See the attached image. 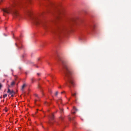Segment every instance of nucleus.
Listing matches in <instances>:
<instances>
[{
  "label": "nucleus",
  "mask_w": 131,
  "mask_h": 131,
  "mask_svg": "<svg viewBox=\"0 0 131 131\" xmlns=\"http://www.w3.org/2000/svg\"><path fill=\"white\" fill-rule=\"evenodd\" d=\"M13 0V4L12 7L3 9L4 12L3 15L5 16L6 13L8 14L11 13L13 15L14 18L19 20L21 18V16L17 11L16 9L20 4L22 0Z\"/></svg>",
  "instance_id": "f257e3e1"
},
{
  "label": "nucleus",
  "mask_w": 131,
  "mask_h": 131,
  "mask_svg": "<svg viewBox=\"0 0 131 131\" xmlns=\"http://www.w3.org/2000/svg\"><path fill=\"white\" fill-rule=\"evenodd\" d=\"M63 71L65 75L64 79L67 81L66 84L70 88V85H68V83L71 86H73L74 85V83L72 77V73L70 71L68 66L64 64L63 66Z\"/></svg>",
  "instance_id": "f03ea898"
},
{
  "label": "nucleus",
  "mask_w": 131,
  "mask_h": 131,
  "mask_svg": "<svg viewBox=\"0 0 131 131\" xmlns=\"http://www.w3.org/2000/svg\"><path fill=\"white\" fill-rule=\"evenodd\" d=\"M43 13H41L38 15L32 17V19L34 24L37 25H41L45 28L49 26L48 23L45 21L42 20L43 17Z\"/></svg>",
  "instance_id": "7ed1b4c3"
},
{
  "label": "nucleus",
  "mask_w": 131,
  "mask_h": 131,
  "mask_svg": "<svg viewBox=\"0 0 131 131\" xmlns=\"http://www.w3.org/2000/svg\"><path fill=\"white\" fill-rule=\"evenodd\" d=\"M64 27H58L54 31V33L58 35L63 34L66 29Z\"/></svg>",
  "instance_id": "20e7f679"
},
{
  "label": "nucleus",
  "mask_w": 131,
  "mask_h": 131,
  "mask_svg": "<svg viewBox=\"0 0 131 131\" xmlns=\"http://www.w3.org/2000/svg\"><path fill=\"white\" fill-rule=\"evenodd\" d=\"M75 21V19L74 18H68L66 20V23L67 24L72 25L74 23Z\"/></svg>",
  "instance_id": "39448f33"
},
{
  "label": "nucleus",
  "mask_w": 131,
  "mask_h": 131,
  "mask_svg": "<svg viewBox=\"0 0 131 131\" xmlns=\"http://www.w3.org/2000/svg\"><path fill=\"white\" fill-rule=\"evenodd\" d=\"M63 10H61L59 11L58 14H59V16L57 17V18L58 19H61L63 14Z\"/></svg>",
  "instance_id": "423d86ee"
},
{
  "label": "nucleus",
  "mask_w": 131,
  "mask_h": 131,
  "mask_svg": "<svg viewBox=\"0 0 131 131\" xmlns=\"http://www.w3.org/2000/svg\"><path fill=\"white\" fill-rule=\"evenodd\" d=\"M49 117L50 118V119H49V123L50 125L51 124H53V123L51 121L54 119V116L53 115V114H52L51 116H49Z\"/></svg>",
  "instance_id": "0eeeda50"
},
{
  "label": "nucleus",
  "mask_w": 131,
  "mask_h": 131,
  "mask_svg": "<svg viewBox=\"0 0 131 131\" xmlns=\"http://www.w3.org/2000/svg\"><path fill=\"white\" fill-rule=\"evenodd\" d=\"M74 117H73V118H71L70 117H68V118H69V121H70V122L71 123H72L73 124L75 125L76 123H75V122L74 120Z\"/></svg>",
  "instance_id": "6e6552de"
},
{
  "label": "nucleus",
  "mask_w": 131,
  "mask_h": 131,
  "mask_svg": "<svg viewBox=\"0 0 131 131\" xmlns=\"http://www.w3.org/2000/svg\"><path fill=\"white\" fill-rule=\"evenodd\" d=\"M7 92L8 93H9V94H15V92L13 90L11 91L9 89H8V90L7 91Z\"/></svg>",
  "instance_id": "1a4fd4ad"
},
{
  "label": "nucleus",
  "mask_w": 131,
  "mask_h": 131,
  "mask_svg": "<svg viewBox=\"0 0 131 131\" xmlns=\"http://www.w3.org/2000/svg\"><path fill=\"white\" fill-rule=\"evenodd\" d=\"M73 110L75 111V112H72L73 114H74L77 111H78V110L74 106L73 107Z\"/></svg>",
  "instance_id": "9d476101"
},
{
  "label": "nucleus",
  "mask_w": 131,
  "mask_h": 131,
  "mask_svg": "<svg viewBox=\"0 0 131 131\" xmlns=\"http://www.w3.org/2000/svg\"><path fill=\"white\" fill-rule=\"evenodd\" d=\"M31 12L30 10H27L26 12V14L27 15H28L29 16H30L31 14Z\"/></svg>",
  "instance_id": "9b49d317"
},
{
  "label": "nucleus",
  "mask_w": 131,
  "mask_h": 131,
  "mask_svg": "<svg viewBox=\"0 0 131 131\" xmlns=\"http://www.w3.org/2000/svg\"><path fill=\"white\" fill-rule=\"evenodd\" d=\"M52 5V4L51 2H49V3L46 5L47 6L50 7Z\"/></svg>",
  "instance_id": "f8f14e48"
},
{
  "label": "nucleus",
  "mask_w": 131,
  "mask_h": 131,
  "mask_svg": "<svg viewBox=\"0 0 131 131\" xmlns=\"http://www.w3.org/2000/svg\"><path fill=\"white\" fill-rule=\"evenodd\" d=\"M26 86V84H23V85L22 86L21 90L23 91L24 88Z\"/></svg>",
  "instance_id": "ddd939ff"
},
{
  "label": "nucleus",
  "mask_w": 131,
  "mask_h": 131,
  "mask_svg": "<svg viewBox=\"0 0 131 131\" xmlns=\"http://www.w3.org/2000/svg\"><path fill=\"white\" fill-rule=\"evenodd\" d=\"M60 112L61 113H62L63 112V109L62 108H60Z\"/></svg>",
  "instance_id": "4468645a"
},
{
  "label": "nucleus",
  "mask_w": 131,
  "mask_h": 131,
  "mask_svg": "<svg viewBox=\"0 0 131 131\" xmlns=\"http://www.w3.org/2000/svg\"><path fill=\"white\" fill-rule=\"evenodd\" d=\"M15 84V82L13 81L11 82V85H13Z\"/></svg>",
  "instance_id": "2eb2a0df"
},
{
  "label": "nucleus",
  "mask_w": 131,
  "mask_h": 131,
  "mask_svg": "<svg viewBox=\"0 0 131 131\" xmlns=\"http://www.w3.org/2000/svg\"><path fill=\"white\" fill-rule=\"evenodd\" d=\"M7 94H5L3 95V98H5L7 96Z\"/></svg>",
  "instance_id": "dca6fc26"
},
{
  "label": "nucleus",
  "mask_w": 131,
  "mask_h": 131,
  "mask_svg": "<svg viewBox=\"0 0 131 131\" xmlns=\"http://www.w3.org/2000/svg\"><path fill=\"white\" fill-rule=\"evenodd\" d=\"M31 81H32V83H33L34 82V79L33 78H32L31 79Z\"/></svg>",
  "instance_id": "f3484780"
},
{
  "label": "nucleus",
  "mask_w": 131,
  "mask_h": 131,
  "mask_svg": "<svg viewBox=\"0 0 131 131\" xmlns=\"http://www.w3.org/2000/svg\"><path fill=\"white\" fill-rule=\"evenodd\" d=\"M2 85L1 83H0V90L1 89V88L2 87Z\"/></svg>",
  "instance_id": "a211bd4d"
},
{
  "label": "nucleus",
  "mask_w": 131,
  "mask_h": 131,
  "mask_svg": "<svg viewBox=\"0 0 131 131\" xmlns=\"http://www.w3.org/2000/svg\"><path fill=\"white\" fill-rule=\"evenodd\" d=\"M60 118L61 120H63V118L61 117Z\"/></svg>",
  "instance_id": "6ab92c4d"
},
{
  "label": "nucleus",
  "mask_w": 131,
  "mask_h": 131,
  "mask_svg": "<svg viewBox=\"0 0 131 131\" xmlns=\"http://www.w3.org/2000/svg\"><path fill=\"white\" fill-rule=\"evenodd\" d=\"M72 95H73V96H75V95H76V93H74L73 94H72Z\"/></svg>",
  "instance_id": "aec40b11"
},
{
  "label": "nucleus",
  "mask_w": 131,
  "mask_h": 131,
  "mask_svg": "<svg viewBox=\"0 0 131 131\" xmlns=\"http://www.w3.org/2000/svg\"><path fill=\"white\" fill-rule=\"evenodd\" d=\"M58 94V92H56V93H55V95H57Z\"/></svg>",
  "instance_id": "412c9836"
},
{
  "label": "nucleus",
  "mask_w": 131,
  "mask_h": 131,
  "mask_svg": "<svg viewBox=\"0 0 131 131\" xmlns=\"http://www.w3.org/2000/svg\"><path fill=\"white\" fill-rule=\"evenodd\" d=\"M41 74L40 73H37V75H38V76H39Z\"/></svg>",
  "instance_id": "4be33fe9"
},
{
  "label": "nucleus",
  "mask_w": 131,
  "mask_h": 131,
  "mask_svg": "<svg viewBox=\"0 0 131 131\" xmlns=\"http://www.w3.org/2000/svg\"><path fill=\"white\" fill-rule=\"evenodd\" d=\"M14 94H11V97H13L14 96Z\"/></svg>",
  "instance_id": "5701e85b"
},
{
  "label": "nucleus",
  "mask_w": 131,
  "mask_h": 131,
  "mask_svg": "<svg viewBox=\"0 0 131 131\" xmlns=\"http://www.w3.org/2000/svg\"><path fill=\"white\" fill-rule=\"evenodd\" d=\"M38 88H40V86H39V85H38Z\"/></svg>",
  "instance_id": "b1692460"
},
{
  "label": "nucleus",
  "mask_w": 131,
  "mask_h": 131,
  "mask_svg": "<svg viewBox=\"0 0 131 131\" xmlns=\"http://www.w3.org/2000/svg\"><path fill=\"white\" fill-rule=\"evenodd\" d=\"M36 96H38V95L37 94H36Z\"/></svg>",
  "instance_id": "393cba45"
},
{
  "label": "nucleus",
  "mask_w": 131,
  "mask_h": 131,
  "mask_svg": "<svg viewBox=\"0 0 131 131\" xmlns=\"http://www.w3.org/2000/svg\"><path fill=\"white\" fill-rule=\"evenodd\" d=\"M38 60H39V58H38Z\"/></svg>",
  "instance_id": "a878e982"
},
{
  "label": "nucleus",
  "mask_w": 131,
  "mask_h": 131,
  "mask_svg": "<svg viewBox=\"0 0 131 131\" xmlns=\"http://www.w3.org/2000/svg\"><path fill=\"white\" fill-rule=\"evenodd\" d=\"M36 67H37V68L38 67V66H36Z\"/></svg>",
  "instance_id": "bb28decb"
},
{
  "label": "nucleus",
  "mask_w": 131,
  "mask_h": 131,
  "mask_svg": "<svg viewBox=\"0 0 131 131\" xmlns=\"http://www.w3.org/2000/svg\"><path fill=\"white\" fill-rule=\"evenodd\" d=\"M63 93V92H61V93Z\"/></svg>",
  "instance_id": "cd10ccee"
},
{
  "label": "nucleus",
  "mask_w": 131,
  "mask_h": 131,
  "mask_svg": "<svg viewBox=\"0 0 131 131\" xmlns=\"http://www.w3.org/2000/svg\"><path fill=\"white\" fill-rule=\"evenodd\" d=\"M57 123V124H59L58 123Z\"/></svg>",
  "instance_id": "c85d7f7f"
}]
</instances>
